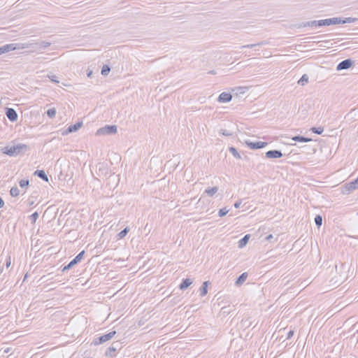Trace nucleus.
Wrapping results in <instances>:
<instances>
[{"instance_id":"obj_9","label":"nucleus","mask_w":358,"mask_h":358,"mask_svg":"<svg viewBox=\"0 0 358 358\" xmlns=\"http://www.w3.org/2000/svg\"><path fill=\"white\" fill-rule=\"evenodd\" d=\"M354 64V62L350 59H346L341 62L336 66L337 71H341L350 68Z\"/></svg>"},{"instance_id":"obj_44","label":"nucleus","mask_w":358,"mask_h":358,"mask_svg":"<svg viewBox=\"0 0 358 358\" xmlns=\"http://www.w3.org/2000/svg\"><path fill=\"white\" fill-rule=\"evenodd\" d=\"M92 71H89V72L87 73V76L90 78V77H91V76H92Z\"/></svg>"},{"instance_id":"obj_20","label":"nucleus","mask_w":358,"mask_h":358,"mask_svg":"<svg viewBox=\"0 0 358 358\" xmlns=\"http://www.w3.org/2000/svg\"><path fill=\"white\" fill-rule=\"evenodd\" d=\"M292 139L294 141L301 142V143H307V142H310L312 141L311 138L304 137L302 136H295L292 137Z\"/></svg>"},{"instance_id":"obj_33","label":"nucleus","mask_w":358,"mask_h":358,"mask_svg":"<svg viewBox=\"0 0 358 358\" xmlns=\"http://www.w3.org/2000/svg\"><path fill=\"white\" fill-rule=\"evenodd\" d=\"M310 131H313L314 134H322L323 131H324V129L321 127H312L310 129Z\"/></svg>"},{"instance_id":"obj_45","label":"nucleus","mask_w":358,"mask_h":358,"mask_svg":"<svg viewBox=\"0 0 358 358\" xmlns=\"http://www.w3.org/2000/svg\"><path fill=\"white\" fill-rule=\"evenodd\" d=\"M3 271L2 267L0 266V273Z\"/></svg>"},{"instance_id":"obj_31","label":"nucleus","mask_w":358,"mask_h":358,"mask_svg":"<svg viewBox=\"0 0 358 358\" xmlns=\"http://www.w3.org/2000/svg\"><path fill=\"white\" fill-rule=\"evenodd\" d=\"M129 227L124 228L123 230H122L118 234L117 236L120 239L123 238L126 236L127 233L129 232Z\"/></svg>"},{"instance_id":"obj_19","label":"nucleus","mask_w":358,"mask_h":358,"mask_svg":"<svg viewBox=\"0 0 358 358\" xmlns=\"http://www.w3.org/2000/svg\"><path fill=\"white\" fill-rule=\"evenodd\" d=\"M248 273H243L236 280L235 284L237 286L241 285L247 279Z\"/></svg>"},{"instance_id":"obj_27","label":"nucleus","mask_w":358,"mask_h":358,"mask_svg":"<svg viewBox=\"0 0 358 358\" xmlns=\"http://www.w3.org/2000/svg\"><path fill=\"white\" fill-rule=\"evenodd\" d=\"M10 194L12 196L16 197L20 194V190L17 187H13L10 190Z\"/></svg>"},{"instance_id":"obj_16","label":"nucleus","mask_w":358,"mask_h":358,"mask_svg":"<svg viewBox=\"0 0 358 358\" xmlns=\"http://www.w3.org/2000/svg\"><path fill=\"white\" fill-rule=\"evenodd\" d=\"M192 283V280L189 278H185L182 280V282L180 283L179 288L181 290H184L187 289L189 286H190Z\"/></svg>"},{"instance_id":"obj_2","label":"nucleus","mask_w":358,"mask_h":358,"mask_svg":"<svg viewBox=\"0 0 358 358\" xmlns=\"http://www.w3.org/2000/svg\"><path fill=\"white\" fill-rule=\"evenodd\" d=\"M352 22H354V19L352 17H346L344 20H343L341 17H332V18L317 20V25H318V27H322V26H329V25H332V24L350 23Z\"/></svg>"},{"instance_id":"obj_34","label":"nucleus","mask_w":358,"mask_h":358,"mask_svg":"<svg viewBox=\"0 0 358 358\" xmlns=\"http://www.w3.org/2000/svg\"><path fill=\"white\" fill-rule=\"evenodd\" d=\"M219 134H220L223 136H232V132H231L230 131L227 130V129H220L219 131Z\"/></svg>"},{"instance_id":"obj_24","label":"nucleus","mask_w":358,"mask_h":358,"mask_svg":"<svg viewBox=\"0 0 358 358\" xmlns=\"http://www.w3.org/2000/svg\"><path fill=\"white\" fill-rule=\"evenodd\" d=\"M217 191H218V187H213L207 188L205 190V193L207 194L210 196H213Z\"/></svg>"},{"instance_id":"obj_46","label":"nucleus","mask_w":358,"mask_h":358,"mask_svg":"<svg viewBox=\"0 0 358 358\" xmlns=\"http://www.w3.org/2000/svg\"><path fill=\"white\" fill-rule=\"evenodd\" d=\"M2 55V53H1V50H0V55Z\"/></svg>"},{"instance_id":"obj_28","label":"nucleus","mask_w":358,"mask_h":358,"mask_svg":"<svg viewBox=\"0 0 358 358\" xmlns=\"http://www.w3.org/2000/svg\"><path fill=\"white\" fill-rule=\"evenodd\" d=\"M308 82V76L306 74H303L302 77L298 81V83L301 85H304Z\"/></svg>"},{"instance_id":"obj_40","label":"nucleus","mask_w":358,"mask_h":358,"mask_svg":"<svg viewBox=\"0 0 358 358\" xmlns=\"http://www.w3.org/2000/svg\"><path fill=\"white\" fill-rule=\"evenodd\" d=\"M4 201L2 199L1 197H0V208H3L4 206Z\"/></svg>"},{"instance_id":"obj_29","label":"nucleus","mask_w":358,"mask_h":358,"mask_svg":"<svg viewBox=\"0 0 358 358\" xmlns=\"http://www.w3.org/2000/svg\"><path fill=\"white\" fill-rule=\"evenodd\" d=\"M315 223L317 227L322 224V217L320 215H317L315 217Z\"/></svg>"},{"instance_id":"obj_12","label":"nucleus","mask_w":358,"mask_h":358,"mask_svg":"<svg viewBox=\"0 0 358 358\" xmlns=\"http://www.w3.org/2000/svg\"><path fill=\"white\" fill-rule=\"evenodd\" d=\"M232 99V95L228 92H222L217 99V101L220 103H227L229 102Z\"/></svg>"},{"instance_id":"obj_25","label":"nucleus","mask_w":358,"mask_h":358,"mask_svg":"<svg viewBox=\"0 0 358 358\" xmlns=\"http://www.w3.org/2000/svg\"><path fill=\"white\" fill-rule=\"evenodd\" d=\"M229 151L232 154V155L235 158H236V159H241V155L238 153V152L237 151V150L235 148L229 147Z\"/></svg>"},{"instance_id":"obj_30","label":"nucleus","mask_w":358,"mask_h":358,"mask_svg":"<svg viewBox=\"0 0 358 358\" xmlns=\"http://www.w3.org/2000/svg\"><path fill=\"white\" fill-rule=\"evenodd\" d=\"M46 114L49 117L53 118L55 117L56 115V109L55 108H49L47 110Z\"/></svg>"},{"instance_id":"obj_23","label":"nucleus","mask_w":358,"mask_h":358,"mask_svg":"<svg viewBox=\"0 0 358 358\" xmlns=\"http://www.w3.org/2000/svg\"><path fill=\"white\" fill-rule=\"evenodd\" d=\"M300 27H318L317 20H313L306 22H302Z\"/></svg>"},{"instance_id":"obj_21","label":"nucleus","mask_w":358,"mask_h":358,"mask_svg":"<svg viewBox=\"0 0 358 358\" xmlns=\"http://www.w3.org/2000/svg\"><path fill=\"white\" fill-rule=\"evenodd\" d=\"M208 285V281H205V282H203L202 286L199 289L200 296H204L205 295L207 294V293H208V289H207Z\"/></svg>"},{"instance_id":"obj_32","label":"nucleus","mask_w":358,"mask_h":358,"mask_svg":"<svg viewBox=\"0 0 358 358\" xmlns=\"http://www.w3.org/2000/svg\"><path fill=\"white\" fill-rule=\"evenodd\" d=\"M110 71V68L108 65H103L101 69V74L103 76H107Z\"/></svg>"},{"instance_id":"obj_3","label":"nucleus","mask_w":358,"mask_h":358,"mask_svg":"<svg viewBox=\"0 0 358 358\" xmlns=\"http://www.w3.org/2000/svg\"><path fill=\"white\" fill-rule=\"evenodd\" d=\"M117 131V126L115 125H106L100 129H99L96 132V136H102V135H110L116 134Z\"/></svg>"},{"instance_id":"obj_1","label":"nucleus","mask_w":358,"mask_h":358,"mask_svg":"<svg viewBox=\"0 0 358 358\" xmlns=\"http://www.w3.org/2000/svg\"><path fill=\"white\" fill-rule=\"evenodd\" d=\"M28 147L25 144L19 143L13 146H6L3 148V153L10 156H17L27 150Z\"/></svg>"},{"instance_id":"obj_15","label":"nucleus","mask_w":358,"mask_h":358,"mask_svg":"<svg viewBox=\"0 0 358 358\" xmlns=\"http://www.w3.org/2000/svg\"><path fill=\"white\" fill-rule=\"evenodd\" d=\"M115 344L116 345H118V343H113L112 346L109 347L107 350L106 351V356L110 357H114L115 356V352L117 351V346H115Z\"/></svg>"},{"instance_id":"obj_6","label":"nucleus","mask_w":358,"mask_h":358,"mask_svg":"<svg viewBox=\"0 0 358 358\" xmlns=\"http://www.w3.org/2000/svg\"><path fill=\"white\" fill-rule=\"evenodd\" d=\"M84 255H85V250H83L79 254H78L73 260H71L67 265L64 266V268H62V272H64V271L70 269L73 266H75L78 262H80L81 261V259H83Z\"/></svg>"},{"instance_id":"obj_43","label":"nucleus","mask_w":358,"mask_h":358,"mask_svg":"<svg viewBox=\"0 0 358 358\" xmlns=\"http://www.w3.org/2000/svg\"><path fill=\"white\" fill-rule=\"evenodd\" d=\"M271 238H273V236H272L271 234L268 235V236L266 237V239H267V240H270V239H271Z\"/></svg>"},{"instance_id":"obj_5","label":"nucleus","mask_w":358,"mask_h":358,"mask_svg":"<svg viewBox=\"0 0 358 358\" xmlns=\"http://www.w3.org/2000/svg\"><path fill=\"white\" fill-rule=\"evenodd\" d=\"M115 334H116L115 331H112L107 334L95 338L93 341V343L95 345H101V344L110 340L112 338H113V336L115 335Z\"/></svg>"},{"instance_id":"obj_38","label":"nucleus","mask_w":358,"mask_h":358,"mask_svg":"<svg viewBox=\"0 0 358 358\" xmlns=\"http://www.w3.org/2000/svg\"><path fill=\"white\" fill-rule=\"evenodd\" d=\"M241 201H237L236 202H235L234 206L236 208H238L241 206Z\"/></svg>"},{"instance_id":"obj_18","label":"nucleus","mask_w":358,"mask_h":358,"mask_svg":"<svg viewBox=\"0 0 358 358\" xmlns=\"http://www.w3.org/2000/svg\"><path fill=\"white\" fill-rule=\"evenodd\" d=\"M34 175L37 176L38 178H41L44 181H48V178L43 170H36L34 172Z\"/></svg>"},{"instance_id":"obj_8","label":"nucleus","mask_w":358,"mask_h":358,"mask_svg":"<svg viewBox=\"0 0 358 358\" xmlns=\"http://www.w3.org/2000/svg\"><path fill=\"white\" fill-rule=\"evenodd\" d=\"M245 144L248 148L252 150L260 149L266 147L267 145L266 142L257 141V142H252L250 141H245Z\"/></svg>"},{"instance_id":"obj_17","label":"nucleus","mask_w":358,"mask_h":358,"mask_svg":"<svg viewBox=\"0 0 358 358\" xmlns=\"http://www.w3.org/2000/svg\"><path fill=\"white\" fill-rule=\"evenodd\" d=\"M267 44H268V42L267 41H262L261 42H259V43H255V44L244 45H242L241 48H252L256 46H262V45H267Z\"/></svg>"},{"instance_id":"obj_47","label":"nucleus","mask_w":358,"mask_h":358,"mask_svg":"<svg viewBox=\"0 0 358 358\" xmlns=\"http://www.w3.org/2000/svg\"><path fill=\"white\" fill-rule=\"evenodd\" d=\"M357 215H358V213H357Z\"/></svg>"},{"instance_id":"obj_37","label":"nucleus","mask_w":358,"mask_h":358,"mask_svg":"<svg viewBox=\"0 0 358 358\" xmlns=\"http://www.w3.org/2000/svg\"><path fill=\"white\" fill-rule=\"evenodd\" d=\"M294 335V331L292 330H290L288 333H287V337L286 338L287 339H289L291 338Z\"/></svg>"},{"instance_id":"obj_39","label":"nucleus","mask_w":358,"mask_h":358,"mask_svg":"<svg viewBox=\"0 0 358 358\" xmlns=\"http://www.w3.org/2000/svg\"><path fill=\"white\" fill-rule=\"evenodd\" d=\"M11 264V262H10V257H9L7 259H6V267L8 268L10 266Z\"/></svg>"},{"instance_id":"obj_26","label":"nucleus","mask_w":358,"mask_h":358,"mask_svg":"<svg viewBox=\"0 0 358 358\" xmlns=\"http://www.w3.org/2000/svg\"><path fill=\"white\" fill-rule=\"evenodd\" d=\"M19 185L22 188L27 189L29 185V181L27 179H22L20 180Z\"/></svg>"},{"instance_id":"obj_7","label":"nucleus","mask_w":358,"mask_h":358,"mask_svg":"<svg viewBox=\"0 0 358 358\" xmlns=\"http://www.w3.org/2000/svg\"><path fill=\"white\" fill-rule=\"evenodd\" d=\"M357 188H358V178L350 182L346 183L345 186L342 187V193L344 194H349Z\"/></svg>"},{"instance_id":"obj_42","label":"nucleus","mask_w":358,"mask_h":358,"mask_svg":"<svg viewBox=\"0 0 358 358\" xmlns=\"http://www.w3.org/2000/svg\"><path fill=\"white\" fill-rule=\"evenodd\" d=\"M243 89H244L243 87H239L238 88L239 92L240 93H244L245 92H244Z\"/></svg>"},{"instance_id":"obj_22","label":"nucleus","mask_w":358,"mask_h":358,"mask_svg":"<svg viewBox=\"0 0 358 358\" xmlns=\"http://www.w3.org/2000/svg\"><path fill=\"white\" fill-rule=\"evenodd\" d=\"M249 238H250V235L249 234H246L243 238H242L238 241V247L240 248H243L248 243Z\"/></svg>"},{"instance_id":"obj_10","label":"nucleus","mask_w":358,"mask_h":358,"mask_svg":"<svg viewBox=\"0 0 358 358\" xmlns=\"http://www.w3.org/2000/svg\"><path fill=\"white\" fill-rule=\"evenodd\" d=\"M266 157L268 159L280 158L282 157V153L280 150H268L265 154Z\"/></svg>"},{"instance_id":"obj_11","label":"nucleus","mask_w":358,"mask_h":358,"mask_svg":"<svg viewBox=\"0 0 358 358\" xmlns=\"http://www.w3.org/2000/svg\"><path fill=\"white\" fill-rule=\"evenodd\" d=\"M6 115L11 122H15L17 120V113L13 108H6Z\"/></svg>"},{"instance_id":"obj_36","label":"nucleus","mask_w":358,"mask_h":358,"mask_svg":"<svg viewBox=\"0 0 358 358\" xmlns=\"http://www.w3.org/2000/svg\"><path fill=\"white\" fill-rule=\"evenodd\" d=\"M229 212V210H227L226 208H222L219 210L218 215L220 217H223L227 214Z\"/></svg>"},{"instance_id":"obj_13","label":"nucleus","mask_w":358,"mask_h":358,"mask_svg":"<svg viewBox=\"0 0 358 358\" xmlns=\"http://www.w3.org/2000/svg\"><path fill=\"white\" fill-rule=\"evenodd\" d=\"M83 125L82 122H77L74 124L70 125L64 134H68L69 133L75 132L78 130Z\"/></svg>"},{"instance_id":"obj_14","label":"nucleus","mask_w":358,"mask_h":358,"mask_svg":"<svg viewBox=\"0 0 358 358\" xmlns=\"http://www.w3.org/2000/svg\"><path fill=\"white\" fill-rule=\"evenodd\" d=\"M16 49V44L9 43L0 48L2 55Z\"/></svg>"},{"instance_id":"obj_41","label":"nucleus","mask_w":358,"mask_h":358,"mask_svg":"<svg viewBox=\"0 0 358 358\" xmlns=\"http://www.w3.org/2000/svg\"><path fill=\"white\" fill-rule=\"evenodd\" d=\"M55 78H56V76H53L52 78H51V80L53 82H55V83H59V81L57 80Z\"/></svg>"},{"instance_id":"obj_35","label":"nucleus","mask_w":358,"mask_h":358,"mask_svg":"<svg viewBox=\"0 0 358 358\" xmlns=\"http://www.w3.org/2000/svg\"><path fill=\"white\" fill-rule=\"evenodd\" d=\"M38 217V213L37 212H34L29 216V219L31 220L32 223H35Z\"/></svg>"},{"instance_id":"obj_4","label":"nucleus","mask_w":358,"mask_h":358,"mask_svg":"<svg viewBox=\"0 0 358 358\" xmlns=\"http://www.w3.org/2000/svg\"><path fill=\"white\" fill-rule=\"evenodd\" d=\"M50 45H51L50 42L41 41L38 43H24V48H32L33 50H36V48L37 50H40L41 48H47L49 46H50Z\"/></svg>"}]
</instances>
